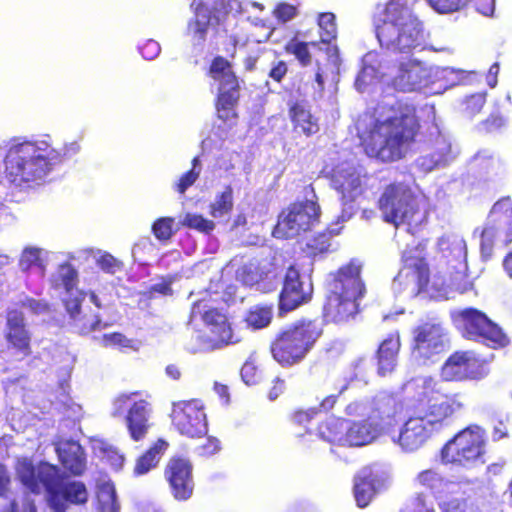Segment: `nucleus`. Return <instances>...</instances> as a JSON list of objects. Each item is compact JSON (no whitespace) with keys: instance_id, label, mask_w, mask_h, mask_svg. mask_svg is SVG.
<instances>
[{"instance_id":"58836bf2","label":"nucleus","mask_w":512,"mask_h":512,"mask_svg":"<svg viewBox=\"0 0 512 512\" xmlns=\"http://www.w3.org/2000/svg\"><path fill=\"white\" fill-rule=\"evenodd\" d=\"M320 42L330 43L337 36V25L335 15L331 12H323L318 16Z\"/></svg>"},{"instance_id":"37998d69","label":"nucleus","mask_w":512,"mask_h":512,"mask_svg":"<svg viewBox=\"0 0 512 512\" xmlns=\"http://www.w3.org/2000/svg\"><path fill=\"white\" fill-rule=\"evenodd\" d=\"M210 332L213 335V341L219 344H233L238 340L234 339V335L232 333V328L227 318L225 317L223 321H220L219 325L210 328Z\"/></svg>"},{"instance_id":"473e14b6","label":"nucleus","mask_w":512,"mask_h":512,"mask_svg":"<svg viewBox=\"0 0 512 512\" xmlns=\"http://www.w3.org/2000/svg\"><path fill=\"white\" fill-rule=\"evenodd\" d=\"M319 436L335 445L346 446L347 422L341 417H329L322 421L317 428Z\"/></svg>"},{"instance_id":"de8ad7c7","label":"nucleus","mask_w":512,"mask_h":512,"mask_svg":"<svg viewBox=\"0 0 512 512\" xmlns=\"http://www.w3.org/2000/svg\"><path fill=\"white\" fill-rule=\"evenodd\" d=\"M172 279H163L162 282L151 285L147 290L142 292L146 300H152L157 295L171 296L173 294Z\"/></svg>"},{"instance_id":"cd10ccee","label":"nucleus","mask_w":512,"mask_h":512,"mask_svg":"<svg viewBox=\"0 0 512 512\" xmlns=\"http://www.w3.org/2000/svg\"><path fill=\"white\" fill-rule=\"evenodd\" d=\"M241 87L219 89L215 99L217 118L223 121L229 128L237 124L238 113L236 108L240 99Z\"/></svg>"},{"instance_id":"a19ab883","label":"nucleus","mask_w":512,"mask_h":512,"mask_svg":"<svg viewBox=\"0 0 512 512\" xmlns=\"http://www.w3.org/2000/svg\"><path fill=\"white\" fill-rule=\"evenodd\" d=\"M331 233L324 231L314 235L306 244V250L311 257L328 252Z\"/></svg>"},{"instance_id":"c9c22d12","label":"nucleus","mask_w":512,"mask_h":512,"mask_svg":"<svg viewBox=\"0 0 512 512\" xmlns=\"http://www.w3.org/2000/svg\"><path fill=\"white\" fill-rule=\"evenodd\" d=\"M318 44L319 42L317 41H302L295 35L284 45V51L289 55H293L301 66L307 67L312 63L309 47H316Z\"/></svg>"},{"instance_id":"6e6552de","label":"nucleus","mask_w":512,"mask_h":512,"mask_svg":"<svg viewBox=\"0 0 512 512\" xmlns=\"http://www.w3.org/2000/svg\"><path fill=\"white\" fill-rule=\"evenodd\" d=\"M377 207L383 221L395 227L405 224L411 230L418 228L425 220L417 196L404 182L386 185L378 198Z\"/></svg>"},{"instance_id":"4468645a","label":"nucleus","mask_w":512,"mask_h":512,"mask_svg":"<svg viewBox=\"0 0 512 512\" xmlns=\"http://www.w3.org/2000/svg\"><path fill=\"white\" fill-rule=\"evenodd\" d=\"M321 209L312 200L296 201L284 208L278 217L274 234L291 239L311 230L320 219Z\"/></svg>"},{"instance_id":"603ef678","label":"nucleus","mask_w":512,"mask_h":512,"mask_svg":"<svg viewBox=\"0 0 512 512\" xmlns=\"http://www.w3.org/2000/svg\"><path fill=\"white\" fill-rule=\"evenodd\" d=\"M69 295L70 296L64 300V305L70 316L75 318L81 312V303L85 294L82 291L76 290L73 294Z\"/></svg>"},{"instance_id":"9b49d317","label":"nucleus","mask_w":512,"mask_h":512,"mask_svg":"<svg viewBox=\"0 0 512 512\" xmlns=\"http://www.w3.org/2000/svg\"><path fill=\"white\" fill-rule=\"evenodd\" d=\"M42 478L45 481L47 503L54 512H65L69 505L87 503L89 494L86 485L60 474L56 466L45 468Z\"/></svg>"},{"instance_id":"680f3d73","label":"nucleus","mask_w":512,"mask_h":512,"mask_svg":"<svg viewBox=\"0 0 512 512\" xmlns=\"http://www.w3.org/2000/svg\"><path fill=\"white\" fill-rule=\"evenodd\" d=\"M485 102L486 98L484 94H473L469 96L466 100L467 109L472 114L478 113L483 108Z\"/></svg>"},{"instance_id":"5fc2aeb1","label":"nucleus","mask_w":512,"mask_h":512,"mask_svg":"<svg viewBox=\"0 0 512 512\" xmlns=\"http://www.w3.org/2000/svg\"><path fill=\"white\" fill-rule=\"evenodd\" d=\"M297 12L296 6L281 2L274 9V16L278 21L286 23L292 20L297 15Z\"/></svg>"},{"instance_id":"aec40b11","label":"nucleus","mask_w":512,"mask_h":512,"mask_svg":"<svg viewBox=\"0 0 512 512\" xmlns=\"http://www.w3.org/2000/svg\"><path fill=\"white\" fill-rule=\"evenodd\" d=\"M192 470L191 462L183 457H171L167 462L164 477L175 499L185 501L191 497L194 489Z\"/></svg>"},{"instance_id":"f257e3e1","label":"nucleus","mask_w":512,"mask_h":512,"mask_svg":"<svg viewBox=\"0 0 512 512\" xmlns=\"http://www.w3.org/2000/svg\"><path fill=\"white\" fill-rule=\"evenodd\" d=\"M384 118L360 121L357 127L363 153L381 164L403 160L412 151L421 134L417 107L402 100L389 107Z\"/></svg>"},{"instance_id":"a878e982","label":"nucleus","mask_w":512,"mask_h":512,"mask_svg":"<svg viewBox=\"0 0 512 512\" xmlns=\"http://www.w3.org/2000/svg\"><path fill=\"white\" fill-rule=\"evenodd\" d=\"M401 349V336L399 330L390 332L380 343L376 350L377 371L381 376L391 373L396 365Z\"/></svg>"},{"instance_id":"39448f33","label":"nucleus","mask_w":512,"mask_h":512,"mask_svg":"<svg viewBox=\"0 0 512 512\" xmlns=\"http://www.w3.org/2000/svg\"><path fill=\"white\" fill-rule=\"evenodd\" d=\"M366 418L354 420L347 425L346 446L362 447L383 435L395 434L405 413L404 403L388 393L376 395L369 402Z\"/></svg>"},{"instance_id":"f03ea898","label":"nucleus","mask_w":512,"mask_h":512,"mask_svg":"<svg viewBox=\"0 0 512 512\" xmlns=\"http://www.w3.org/2000/svg\"><path fill=\"white\" fill-rule=\"evenodd\" d=\"M463 403L455 395H445L434 402L419 401L408 411L392 441L406 452L422 447L434 433L448 428L453 417L462 410Z\"/></svg>"},{"instance_id":"8fccbe9b","label":"nucleus","mask_w":512,"mask_h":512,"mask_svg":"<svg viewBox=\"0 0 512 512\" xmlns=\"http://www.w3.org/2000/svg\"><path fill=\"white\" fill-rule=\"evenodd\" d=\"M19 305L22 308L28 309L33 315H42L50 312V304L44 299L26 297Z\"/></svg>"},{"instance_id":"20e7f679","label":"nucleus","mask_w":512,"mask_h":512,"mask_svg":"<svg viewBox=\"0 0 512 512\" xmlns=\"http://www.w3.org/2000/svg\"><path fill=\"white\" fill-rule=\"evenodd\" d=\"M380 46L396 54L410 55L425 44L423 25L401 0H391L375 26Z\"/></svg>"},{"instance_id":"4be33fe9","label":"nucleus","mask_w":512,"mask_h":512,"mask_svg":"<svg viewBox=\"0 0 512 512\" xmlns=\"http://www.w3.org/2000/svg\"><path fill=\"white\" fill-rule=\"evenodd\" d=\"M288 117L295 135L310 138L320 131L319 118L312 112L304 100L288 102Z\"/></svg>"},{"instance_id":"338daca9","label":"nucleus","mask_w":512,"mask_h":512,"mask_svg":"<svg viewBox=\"0 0 512 512\" xmlns=\"http://www.w3.org/2000/svg\"><path fill=\"white\" fill-rule=\"evenodd\" d=\"M285 390V381L280 377H275L272 380V385L268 391V398L271 401L276 400Z\"/></svg>"},{"instance_id":"6e6d98bb","label":"nucleus","mask_w":512,"mask_h":512,"mask_svg":"<svg viewBox=\"0 0 512 512\" xmlns=\"http://www.w3.org/2000/svg\"><path fill=\"white\" fill-rule=\"evenodd\" d=\"M221 449L220 441L215 437H207L204 443L197 447V453L201 457H210Z\"/></svg>"},{"instance_id":"052dcab7","label":"nucleus","mask_w":512,"mask_h":512,"mask_svg":"<svg viewBox=\"0 0 512 512\" xmlns=\"http://www.w3.org/2000/svg\"><path fill=\"white\" fill-rule=\"evenodd\" d=\"M104 341L107 345L119 346V347H130L131 340L125 335L119 332L104 335Z\"/></svg>"},{"instance_id":"b1692460","label":"nucleus","mask_w":512,"mask_h":512,"mask_svg":"<svg viewBox=\"0 0 512 512\" xmlns=\"http://www.w3.org/2000/svg\"><path fill=\"white\" fill-rule=\"evenodd\" d=\"M404 266L412 270L417 292L427 291L430 282L429 265L425 257V246L418 244L407 247L402 253Z\"/></svg>"},{"instance_id":"f8f14e48","label":"nucleus","mask_w":512,"mask_h":512,"mask_svg":"<svg viewBox=\"0 0 512 512\" xmlns=\"http://www.w3.org/2000/svg\"><path fill=\"white\" fill-rule=\"evenodd\" d=\"M455 321L463 337L468 340L481 342L493 349L505 347L509 343L502 329L476 308L457 311Z\"/></svg>"},{"instance_id":"e433bc0d","label":"nucleus","mask_w":512,"mask_h":512,"mask_svg":"<svg viewBox=\"0 0 512 512\" xmlns=\"http://www.w3.org/2000/svg\"><path fill=\"white\" fill-rule=\"evenodd\" d=\"M273 308L268 305H254L247 311L245 322L253 329H262L271 323Z\"/></svg>"},{"instance_id":"f3484780","label":"nucleus","mask_w":512,"mask_h":512,"mask_svg":"<svg viewBox=\"0 0 512 512\" xmlns=\"http://www.w3.org/2000/svg\"><path fill=\"white\" fill-rule=\"evenodd\" d=\"M411 354L423 365L434 363L446 350L445 333L438 323L425 322L412 330Z\"/></svg>"},{"instance_id":"a18cd8bd","label":"nucleus","mask_w":512,"mask_h":512,"mask_svg":"<svg viewBox=\"0 0 512 512\" xmlns=\"http://www.w3.org/2000/svg\"><path fill=\"white\" fill-rule=\"evenodd\" d=\"M40 249L38 248H25L19 259V267L22 271L28 272L32 267L41 264Z\"/></svg>"},{"instance_id":"4c0bfd02","label":"nucleus","mask_w":512,"mask_h":512,"mask_svg":"<svg viewBox=\"0 0 512 512\" xmlns=\"http://www.w3.org/2000/svg\"><path fill=\"white\" fill-rule=\"evenodd\" d=\"M209 213L212 217L217 218L228 214L233 209V190L231 186H226L224 191L219 194L215 201L210 204Z\"/></svg>"},{"instance_id":"9d476101","label":"nucleus","mask_w":512,"mask_h":512,"mask_svg":"<svg viewBox=\"0 0 512 512\" xmlns=\"http://www.w3.org/2000/svg\"><path fill=\"white\" fill-rule=\"evenodd\" d=\"M486 442L484 429L477 424H470L443 445L440 451L441 460L446 465L459 467L484 463Z\"/></svg>"},{"instance_id":"2f4dec72","label":"nucleus","mask_w":512,"mask_h":512,"mask_svg":"<svg viewBox=\"0 0 512 512\" xmlns=\"http://www.w3.org/2000/svg\"><path fill=\"white\" fill-rule=\"evenodd\" d=\"M432 8L439 13H452L465 7L471 0H427ZM478 12L484 16H492L495 11V0H474Z\"/></svg>"},{"instance_id":"774afa93","label":"nucleus","mask_w":512,"mask_h":512,"mask_svg":"<svg viewBox=\"0 0 512 512\" xmlns=\"http://www.w3.org/2000/svg\"><path fill=\"white\" fill-rule=\"evenodd\" d=\"M11 479L7 468L0 463V497H4L9 489Z\"/></svg>"},{"instance_id":"1a4fd4ad","label":"nucleus","mask_w":512,"mask_h":512,"mask_svg":"<svg viewBox=\"0 0 512 512\" xmlns=\"http://www.w3.org/2000/svg\"><path fill=\"white\" fill-rule=\"evenodd\" d=\"M363 66V74L382 79L391 76V85L401 92H413L427 84L429 72L417 59L408 58L405 61H390L378 59V55H369Z\"/></svg>"},{"instance_id":"864d4df0","label":"nucleus","mask_w":512,"mask_h":512,"mask_svg":"<svg viewBox=\"0 0 512 512\" xmlns=\"http://www.w3.org/2000/svg\"><path fill=\"white\" fill-rule=\"evenodd\" d=\"M318 414V409L311 407L308 409H296L290 415L291 421L296 425H306L310 423Z\"/></svg>"},{"instance_id":"412c9836","label":"nucleus","mask_w":512,"mask_h":512,"mask_svg":"<svg viewBox=\"0 0 512 512\" xmlns=\"http://www.w3.org/2000/svg\"><path fill=\"white\" fill-rule=\"evenodd\" d=\"M369 176L361 174L353 166L339 165L332 170L331 183L335 190H337L342 200L347 202L354 201L363 192Z\"/></svg>"},{"instance_id":"a211bd4d","label":"nucleus","mask_w":512,"mask_h":512,"mask_svg":"<svg viewBox=\"0 0 512 512\" xmlns=\"http://www.w3.org/2000/svg\"><path fill=\"white\" fill-rule=\"evenodd\" d=\"M312 298V286L305 285L299 270L290 265L285 272L282 288L278 297L280 313L291 312L308 303Z\"/></svg>"},{"instance_id":"49530a36","label":"nucleus","mask_w":512,"mask_h":512,"mask_svg":"<svg viewBox=\"0 0 512 512\" xmlns=\"http://www.w3.org/2000/svg\"><path fill=\"white\" fill-rule=\"evenodd\" d=\"M442 512H482L473 504L468 503L465 499H451L440 505Z\"/></svg>"},{"instance_id":"0e129e2a","label":"nucleus","mask_w":512,"mask_h":512,"mask_svg":"<svg viewBox=\"0 0 512 512\" xmlns=\"http://www.w3.org/2000/svg\"><path fill=\"white\" fill-rule=\"evenodd\" d=\"M367 409V404L361 400H354L345 407V414L350 417L361 416Z\"/></svg>"},{"instance_id":"5701e85b","label":"nucleus","mask_w":512,"mask_h":512,"mask_svg":"<svg viewBox=\"0 0 512 512\" xmlns=\"http://www.w3.org/2000/svg\"><path fill=\"white\" fill-rule=\"evenodd\" d=\"M191 8L193 17L188 22V32L198 43H203L207 38L209 28L219 26V11L216 8L209 7L202 0L193 2Z\"/></svg>"},{"instance_id":"393cba45","label":"nucleus","mask_w":512,"mask_h":512,"mask_svg":"<svg viewBox=\"0 0 512 512\" xmlns=\"http://www.w3.org/2000/svg\"><path fill=\"white\" fill-rule=\"evenodd\" d=\"M56 453L63 468L73 476H81L86 470V455L79 442L74 440L60 441L56 445Z\"/></svg>"},{"instance_id":"ea45409f","label":"nucleus","mask_w":512,"mask_h":512,"mask_svg":"<svg viewBox=\"0 0 512 512\" xmlns=\"http://www.w3.org/2000/svg\"><path fill=\"white\" fill-rule=\"evenodd\" d=\"M175 219L173 217L157 218L152 224V233L161 242L169 241L175 233Z\"/></svg>"},{"instance_id":"c85d7f7f","label":"nucleus","mask_w":512,"mask_h":512,"mask_svg":"<svg viewBox=\"0 0 512 512\" xmlns=\"http://www.w3.org/2000/svg\"><path fill=\"white\" fill-rule=\"evenodd\" d=\"M167 448L168 443L165 440L158 439L155 441L146 451L137 457L133 474L135 476H141L156 468Z\"/></svg>"},{"instance_id":"4d7b16f0","label":"nucleus","mask_w":512,"mask_h":512,"mask_svg":"<svg viewBox=\"0 0 512 512\" xmlns=\"http://www.w3.org/2000/svg\"><path fill=\"white\" fill-rule=\"evenodd\" d=\"M199 175V171H195L194 169L188 170L180 177V179L176 183V190L180 194H184L186 190L196 182Z\"/></svg>"},{"instance_id":"c03bdc74","label":"nucleus","mask_w":512,"mask_h":512,"mask_svg":"<svg viewBox=\"0 0 512 512\" xmlns=\"http://www.w3.org/2000/svg\"><path fill=\"white\" fill-rule=\"evenodd\" d=\"M97 499L102 511L105 509L114 510L116 504V492L114 486L110 483H103L100 485L97 492Z\"/></svg>"},{"instance_id":"3c124183","label":"nucleus","mask_w":512,"mask_h":512,"mask_svg":"<svg viewBox=\"0 0 512 512\" xmlns=\"http://www.w3.org/2000/svg\"><path fill=\"white\" fill-rule=\"evenodd\" d=\"M98 267L108 274H115L123 268V263L110 253H103L97 259Z\"/></svg>"},{"instance_id":"f704fd0d","label":"nucleus","mask_w":512,"mask_h":512,"mask_svg":"<svg viewBox=\"0 0 512 512\" xmlns=\"http://www.w3.org/2000/svg\"><path fill=\"white\" fill-rule=\"evenodd\" d=\"M415 483L432 494L440 493L447 486V479L436 469L429 468L420 471L415 477Z\"/></svg>"},{"instance_id":"6ab92c4d","label":"nucleus","mask_w":512,"mask_h":512,"mask_svg":"<svg viewBox=\"0 0 512 512\" xmlns=\"http://www.w3.org/2000/svg\"><path fill=\"white\" fill-rule=\"evenodd\" d=\"M4 339L9 350L23 358L32 354V333L29 330L24 313L17 309L6 312Z\"/></svg>"},{"instance_id":"ddd939ff","label":"nucleus","mask_w":512,"mask_h":512,"mask_svg":"<svg viewBox=\"0 0 512 512\" xmlns=\"http://www.w3.org/2000/svg\"><path fill=\"white\" fill-rule=\"evenodd\" d=\"M114 416L121 415L126 410L125 424L130 438L139 442L145 439L151 428V404L142 397L140 391L120 393L113 400Z\"/></svg>"},{"instance_id":"bb28decb","label":"nucleus","mask_w":512,"mask_h":512,"mask_svg":"<svg viewBox=\"0 0 512 512\" xmlns=\"http://www.w3.org/2000/svg\"><path fill=\"white\" fill-rule=\"evenodd\" d=\"M381 488L379 477L370 469H363L353 478V496L359 508H366Z\"/></svg>"},{"instance_id":"2eb2a0df","label":"nucleus","mask_w":512,"mask_h":512,"mask_svg":"<svg viewBox=\"0 0 512 512\" xmlns=\"http://www.w3.org/2000/svg\"><path fill=\"white\" fill-rule=\"evenodd\" d=\"M170 418L173 428L182 436L201 438L208 432L207 414L200 399L173 402Z\"/></svg>"},{"instance_id":"bf43d9fd","label":"nucleus","mask_w":512,"mask_h":512,"mask_svg":"<svg viewBox=\"0 0 512 512\" xmlns=\"http://www.w3.org/2000/svg\"><path fill=\"white\" fill-rule=\"evenodd\" d=\"M241 377L247 385H254L258 381L256 367L252 363H245L241 368Z\"/></svg>"},{"instance_id":"e2e57ef3","label":"nucleus","mask_w":512,"mask_h":512,"mask_svg":"<svg viewBox=\"0 0 512 512\" xmlns=\"http://www.w3.org/2000/svg\"><path fill=\"white\" fill-rule=\"evenodd\" d=\"M139 51L143 58L151 60L159 54L160 46L156 41L148 40L139 48Z\"/></svg>"},{"instance_id":"69168bd1","label":"nucleus","mask_w":512,"mask_h":512,"mask_svg":"<svg viewBox=\"0 0 512 512\" xmlns=\"http://www.w3.org/2000/svg\"><path fill=\"white\" fill-rule=\"evenodd\" d=\"M225 317L226 316L224 314H222L221 312H219L216 308H212V309L207 310L203 314V321L208 326H210V328H213L214 326L219 325L220 321H223V319Z\"/></svg>"},{"instance_id":"423d86ee","label":"nucleus","mask_w":512,"mask_h":512,"mask_svg":"<svg viewBox=\"0 0 512 512\" xmlns=\"http://www.w3.org/2000/svg\"><path fill=\"white\" fill-rule=\"evenodd\" d=\"M361 269V265L351 260L332 274L331 288L323 306V315L327 321L347 323L359 313V300L366 293Z\"/></svg>"},{"instance_id":"79ce46f5","label":"nucleus","mask_w":512,"mask_h":512,"mask_svg":"<svg viewBox=\"0 0 512 512\" xmlns=\"http://www.w3.org/2000/svg\"><path fill=\"white\" fill-rule=\"evenodd\" d=\"M181 224L184 227L197 230L204 234L211 233L215 228V223L212 220L206 219L200 214L192 213H187Z\"/></svg>"},{"instance_id":"13d9d810","label":"nucleus","mask_w":512,"mask_h":512,"mask_svg":"<svg viewBox=\"0 0 512 512\" xmlns=\"http://www.w3.org/2000/svg\"><path fill=\"white\" fill-rule=\"evenodd\" d=\"M288 73V65L284 60L272 63L268 77L276 83H281Z\"/></svg>"},{"instance_id":"7c9ffc66","label":"nucleus","mask_w":512,"mask_h":512,"mask_svg":"<svg viewBox=\"0 0 512 512\" xmlns=\"http://www.w3.org/2000/svg\"><path fill=\"white\" fill-rule=\"evenodd\" d=\"M208 75L220 83L219 89L240 87L239 79L232 70V64L223 56H215L209 66Z\"/></svg>"},{"instance_id":"dca6fc26","label":"nucleus","mask_w":512,"mask_h":512,"mask_svg":"<svg viewBox=\"0 0 512 512\" xmlns=\"http://www.w3.org/2000/svg\"><path fill=\"white\" fill-rule=\"evenodd\" d=\"M486 374L485 360L472 350L453 352L440 369V377L444 382L480 380Z\"/></svg>"},{"instance_id":"0eeeda50","label":"nucleus","mask_w":512,"mask_h":512,"mask_svg":"<svg viewBox=\"0 0 512 512\" xmlns=\"http://www.w3.org/2000/svg\"><path fill=\"white\" fill-rule=\"evenodd\" d=\"M317 319L300 318L280 329L269 344L272 359L282 368L300 365L323 336Z\"/></svg>"},{"instance_id":"7ed1b4c3","label":"nucleus","mask_w":512,"mask_h":512,"mask_svg":"<svg viewBox=\"0 0 512 512\" xmlns=\"http://www.w3.org/2000/svg\"><path fill=\"white\" fill-rule=\"evenodd\" d=\"M79 151L78 142L66 144L62 154L45 141H24L12 145L4 159L5 177L16 185L39 180L54 165L61 163L63 157H71Z\"/></svg>"},{"instance_id":"09e8293b","label":"nucleus","mask_w":512,"mask_h":512,"mask_svg":"<svg viewBox=\"0 0 512 512\" xmlns=\"http://www.w3.org/2000/svg\"><path fill=\"white\" fill-rule=\"evenodd\" d=\"M348 389V384H343L339 388L336 389V393H332L326 395L319 403L318 406L315 407L318 409V413L320 412H330L337 405L340 396Z\"/></svg>"},{"instance_id":"c756f323","label":"nucleus","mask_w":512,"mask_h":512,"mask_svg":"<svg viewBox=\"0 0 512 512\" xmlns=\"http://www.w3.org/2000/svg\"><path fill=\"white\" fill-rule=\"evenodd\" d=\"M45 468H55V465L41 463L36 469L31 461L24 460L17 469L18 477L32 493L39 494L42 487L45 489V481L42 478V471Z\"/></svg>"},{"instance_id":"72a5a7b5","label":"nucleus","mask_w":512,"mask_h":512,"mask_svg":"<svg viewBox=\"0 0 512 512\" xmlns=\"http://www.w3.org/2000/svg\"><path fill=\"white\" fill-rule=\"evenodd\" d=\"M78 285V272L68 262L58 266L56 274L52 278V286L55 289L63 288L67 294H73Z\"/></svg>"}]
</instances>
